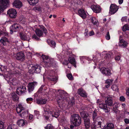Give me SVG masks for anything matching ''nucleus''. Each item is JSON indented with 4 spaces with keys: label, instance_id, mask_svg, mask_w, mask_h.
Returning a JSON list of instances; mask_svg holds the SVG:
<instances>
[{
    "label": "nucleus",
    "instance_id": "obj_1",
    "mask_svg": "<svg viewBox=\"0 0 129 129\" xmlns=\"http://www.w3.org/2000/svg\"><path fill=\"white\" fill-rule=\"evenodd\" d=\"M59 115V110L56 108H51L48 105H46L44 108L43 115L46 120L51 116L57 118Z\"/></svg>",
    "mask_w": 129,
    "mask_h": 129
},
{
    "label": "nucleus",
    "instance_id": "obj_61",
    "mask_svg": "<svg viewBox=\"0 0 129 129\" xmlns=\"http://www.w3.org/2000/svg\"><path fill=\"white\" fill-rule=\"evenodd\" d=\"M94 33L93 31H91L89 33V36H92L94 35Z\"/></svg>",
    "mask_w": 129,
    "mask_h": 129
},
{
    "label": "nucleus",
    "instance_id": "obj_41",
    "mask_svg": "<svg viewBox=\"0 0 129 129\" xmlns=\"http://www.w3.org/2000/svg\"><path fill=\"white\" fill-rule=\"evenodd\" d=\"M0 69L2 72L5 71L7 70V67L6 66L0 64Z\"/></svg>",
    "mask_w": 129,
    "mask_h": 129
},
{
    "label": "nucleus",
    "instance_id": "obj_20",
    "mask_svg": "<svg viewBox=\"0 0 129 129\" xmlns=\"http://www.w3.org/2000/svg\"><path fill=\"white\" fill-rule=\"evenodd\" d=\"M91 8L93 11L96 13H99L101 12V9L98 5H92L91 6Z\"/></svg>",
    "mask_w": 129,
    "mask_h": 129
},
{
    "label": "nucleus",
    "instance_id": "obj_24",
    "mask_svg": "<svg viewBox=\"0 0 129 129\" xmlns=\"http://www.w3.org/2000/svg\"><path fill=\"white\" fill-rule=\"evenodd\" d=\"M59 121L60 122V124L63 125L64 127H67L66 126L68 124L67 120L64 118H63L60 119H59Z\"/></svg>",
    "mask_w": 129,
    "mask_h": 129
},
{
    "label": "nucleus",
    "instance_id": "obj_56",
    "mask_svg": "<svg viewBox=\"0 0 129 129\" xmlns=\"http://www.w3.org/2000/svg\"><path fill=\"white\" fill-rule=\"evenodd\" d=\"M33 38L36 40H39V39L35 35H34L33 36Z\"/></svg>",
    "mask_w": 129,
    "mask_h": 129
},
{
    "label": "nucleus",
    "instance_id": "obj_32",
    "mask_svg": "<svg viewBox=\"0 0 129 129\" xmlns=\"http://www.w3.org/2000/svg\"><path fill=\"white\" fill-rule=\"evenodd\" d=\"M0 42L4 45H6L7 43H9V41L6 37H3L0 40Z\"/></svg>",
    "mask_w": 129,
    "mask_h": 129
},
{
    "label": "nucleus",
    "instance_id": "obj_38",
    "mask_svg": "<svg viewBox=\"0 0 129 129\" xmlns=\"http://www.w3.org/2000/svg\"><path fill=\"white\" fill-rule=\"evenodd\" d=\"M39 0H28L30 5H34L37 4L39 1Z\"/></svg>",
    "mask_w": 129,
    "mask_h": 129
},
{
    "label": "nucleus",
    "instance_id": "obj_53",
    "mask_svg": "<svg viewBox=\"0 0 129 129\" xmlns=\"http://www.w3.org/2000/svg\"><path fill=\"white\" fill-rule=\"evenodd\" d=\"M33 100V99L32 98H27L26 99V102H27V103H29V101H32Z\"/></svg>",
    "mask_w": 129,
    "mask_h": 129
},
{
    "label": "nucleus",
    "instance_id": "obj_9",
    "mask_svg": "<svg viewBox=\"0 0 129 129\" xmlns=\"http://www.w3.org/2000/svg\"><path fill=\"white\" fill-rule=\"evenodd\" d=\"M29 72V73L33 74L34 73H39L41 71V68L40 66L38 64L34 65L31 64L28 67Z\"/></svg>",
    "mask_w": 129,
    "mask_h": 129
},
{
    "label": "nucleus",
    "instance_id": "obj_49",
    "mask_svg": "<svg viewBox=\"0 0 129 129\" xmlns=\"http://www.w3.org/2000/svg\"><path fill=\"white\" fill-rule=\"evenodd\" d=\"M105 37L106 39L107 40H109L110 39V36L109 32H107Z\"/></svg>",
    "mask_w": 129,
    "mask_h": 129
},
{
    "label": "nucleus",
    "instance_id": "obj_59",
    "mask_svg": "<svg viewBox=\"0 0 129 129\" xmlns=\"http://www.w3.org/2000/svg\"><path fill=\"white\" fill-rule=\"evenodd\" d=\"M95 126L97 127L96 126L94 125V124L92 123V125H91V129H96ZM99 127H100L98 128H99ZM97 128L98 127H97Z\"/></svg>",
    "mask_w": 129,
    "mask_h": 129
},
{
    "label": "nucleus",
    "instance_id": "obj_29",
    "mask_svg": "<svg viewBox=\"0 0 129 129\" xmlns=\"http://www.w3.org/2000/svg\"><path fill=\"white\" fill-rule=\"evenodd\" d=\"M78 93L81 96L83 97H87V95L85 91L82 89H78Z\"/></svg>",
    "mask_w": 129,
    "mask_h": 129
},
{
    "label": "nucleus",
    "instance_id": "obj_25",
    "mask_svg": "<svg viewBox=\"0 0 129 129\" xmlns=\"http://www.w3.org/2000/svg\"><path fill=\"white\" fill-rule=\"evenodd\" d=\"M25 58V56L22 52H20L17 54V59L21 61H23Z\"/></svg>",
    "mask_w": 129,
    "mask_h": 129
},
{
    "label": "nucleus",
    "instance_id": "obj_27",
    "mask_svg": "<svg viewBox=\"0 0 129 129\" xmlns=\"http://www.w3.org/2000/svg\"><path fill=\"white\" fill-rule=\"evenodd\" d=\"M20 36L21 39L23 40L29 41V36H27L26 34L22 33H20Z\"/></svg>",
    "mask_w": 129,
    "mask_h": 129
},
{
    "label": "nucleus",
    "instance_id": "obj_28",
    "mask_svg": "<svg viewBox=\"0 0 129 129\" xmlns=\"http://www.w3.org/2000/svg\"><path fill=\"white\" fill-rule=\"evenodd\" d=\"M79 15L83 18H85L86 16L85 12L83 9H81L78 11Z\"/></svg>",
    "mask_w": 129,
    "mask_h": 129
},
{
    "label": "nucleus",
    "instance_id": "obj_44",
    "mask_svg": "<svg viewBox=\"0 0 129 129\" xmlns=\"http://www.w3.org/2000/svg\"><path fill=\"white\" fill-rule=\"evenodd\" d=\"M111 88L113 91H118V87L116 85H113L111 87Z\"/></svg>",
    "mask_w": 129,
    "mask_h": 129
},
{
    "label": "nucleus",
    "instance_id": "obj_31",
    "mask_svg": "<svg viewBox=\"0 0 129 129\" xmlns=\"http://www.w3.org/2000/svg\"><path fill=\"white\" fill-rule=\"evenodd\" d=\"M84 124L86 129H89L90 126V119L88 118L84 120Z\"/></svg>",
    "mask_w": 129,
    "mask_h": 129
},
{
    "label": "nucleus",
    "instance_id": "obj_60",
    "mask_svg": "<svg viewBox=\"0 0 129 129\" xmlns=\"http://www.w3.org/2000/svg\"><path fill=\"white\" fill-rule=\"evenodd\" d=\"M126 94L127 96H129V88H127L126 89Z\"/></svg>",
    "mask_w": 129,
    "mask_h": 129
},
{
    "label": "nucleus",
    "instance_id": "obj_19",
    "mask_svg": "<svg viewBox=\"0 0 129 129\" xmlns=\"http://www.w3.org/2000/svg\"><path fill=\"white\" fill-rule=\"evenodd\" d=\"M100 71L103 74L106 75H110L111 74L110 70L108 68L103 67L100 69Z\"/></svg>",
    "mask_w": 129,
    "mask_h": 129
},
{
    "label": "nucleus",
    "instance_id": "obj_55",
    "mask_svg": "<svg viewBox=\"0 0 129 129\" xmlns=\"http://www.w3.org/2000/svg\"><path fill=\"white\" fill-rule=\"evenodd\" d=\"M127 17L126 16L122 17L121 19V20L122 21H126L127 20Z\"/></svg>",
    "mask_w": 129,
    "mask_h": 129
},
{
    "label": "nucleus",
    "instance_id": "obj_16",
    "mask_svg": "<svg viewBox=\"0 0 129 129\" xmlns=\"http://www.w3.org/2000/svg\"><path fill=\"white\" fill-rule=\"evenodd\" d=\"M9 0H0V9L6 8L9 5Z\"/></svg>",
    "mask_w": 129,
    "mask_h": 129
},
{
    "label": "nucleus",
    "instance_id": "obj_17",
    "mask_svg": "<svg viewBox=\"0 0 129 129\" xmlns=\"http://www.w3.org/2000/svg\"><path fill=\"white\" fill-rule=\"evenodd\" d=\"M7 13L11 18H15L16 17V10L14 9H11L8 10Z\"/></svg>",
    "mask_w": 129,
    "mask_h": 129
},
{
    "label": "nucleus",
    "instance_id": "obj_39",
    "mask_svg": "<svg viewBox=\"0 0 129 129\" xmlns=\"http://www.w3.org/2000/svg\"><path fill=\"white\" fill-rule=\"evenodd\" d=\"M22 6V4L19 0H17V8L19 9Z\"/></svg>",
    "mask_w": 129,
    "mask_h": 129
},
{
    "label": "nucleus",
    "instance_id": "obj_54",
    "mask_svg": "<svg viewBox=\"0 0 129 129\" xmlns=\"http://www.w3.org/2000/svg\"><path fill=\"white\" fill-rule=\"evenodd\" d=\"M119 100L120 101L122 102H124L125 100V98L123 96H121L120 97Z\"/></svg>",
    "mask_w": 129,
    "mask_h": 129
},
{
    "label": "nucleus",
    "instance_id": "obj_22",
    "mask_svg": "<svg viewBox=\"0 0 129 129\" xmlns=\"http://www.w3.org/2000/svg\"><path fill=\"white\" fill-rule=\"evenodd\" d=\"M114 99L115 98L113 96H111L108 97L105 101L106 103L108 106H112L113 104L112 100Z\"/></svg>",
    "mask_w": 129,
    "mask_h": 129
},
{
    "label": "nucleus",
    "instance_id": "obj_47",
    "mask_svg": "<svg viewBox=\"0 0 129 129\" xmlns=\"http://www.w3.org/2000/svg\"><path fill=\"white\" fill-rule=\"evenodd\" d=\"M45 128V129H53V127L52 125L48 124Z\"/></svg>",
    "mask_w": 129,
    "mask_h": 129
},
{
    "label": "nucleus",
    "instance_id": "obj_6",
    "mask_svg": "<svg viewBox=\"0 0 129 129\" xmlns=\"http://www.w3.org/2000/svg\"><path fill=\"white\" fill-rule=\"evenodd\" d=\"M44 79L47 78L48 80H51L56 82L58 78L56 76L55 74L53 71H46L43 76Z\"/></svg>",
    "mask_w": 129,
    "mask_h": 129
},
{
    "label": "nucleus",
    "instance_id": "obj_63",
    "mask_svg": "<svg viewBox=\"0 0 129 129\" xmlns=\"http://www.w3.org/2000/svg\"><path fill=\"white\" fill-rule=\"evenodd\" d=\"M33 117V115L31 114H30L29 116V118L30 120H32Z\"/></svg>",
    "mask_w": 129,
    "mask_h": 129
},
{
    "label": "nucleus",
    "instance_id": "obj_14",
    "mask_svg": "<svg viewBox=\"0 0 129 129\" xmlns=\"http://www.w3.org/2000/svg\"><path fill=\"white\" fill-rule=\"evenodd\" d=\"M17 94L20 95L25 92L26 88L25 87L21 85L19 86L17 84Z\"/></svg>",
    "mask_w": 129,
    "mask_h": 129
},
{
    "label": "nucleus",
    "instance_id": "obj_51",
    "mask_svg": "<svg viewBox=\"0 0 129 129\" xmlns=\"http://www.w3.org/2000/svg\"><path fill=\"white\" fill-rule=\"evenodd\" d=\"M0 129H4V123L1 121H0Z\"/></svg>",
    "mask_w": 129,
    "mask_h": 129
},
{
    "label": "nucleus",
    "instance_id": "obj_21",
    "mask_svg": "<svg viewBox=\"0 0 129 129\" xmlns=\"http://www.w3.org/2000/svg\"><path fill=\"white\" fill-rule=\"evenodd\" d=\"M74 98L73 97H71L70 98V101H69L68 102V105L69 106H72L74 108H78V107H77L76 105V104L74 103Z\"/></svg>",
    "mask_w": 129,
    "mask_h": 129
},
{
    "label": "nucleus",
    "instance_id": "obj_35",
    "mask_svg": "<svg viewBox=\"0 0 129 129\" xmlns=\"http://www.w3.org/2000/svg\"><path fill=\"white\" fill-rule=\"evenodd\" d=\"M47 42L48 44L51 46V47H53V48L55 47L56 43L54 41L49 39L47 40Z\"/></svg>",
    "mask_w": 129,
    "mask_h": 129
},
{
    "label": "nucleus",
    "instance_id": "obj_43",
    "mask_svg": "<svg viewBox=\"0 0 129 129\" xmlns=\"http://www.w3.org/2000/svg\"><path fill=\"white\" fill-rule=\"evenodd\" d=\"M113 80L112 79H108L105 81L106 83L108 84L111 85L112 83Z\"/></svg>",
    "mask_w": 129,
    "mask_h": 129
},
{
    "label": "nucleus",
    "instance_id": "obj_2",
    "mask_svg": "<svg viewBox=\"0 0 129 129\" xmlns=\"http://www.w3.org/2000/svg\"><path fill=\"white\" fill-rule=\"evenodd\" d=\"M44 66L47 68L55 67L57 66L56 63L53 58L48 56L42 54L41 55Z\"/></svg>",
    "mask_w": 129,
    "mask_h": 129
},
{
    "label": "nucleus",
    "instance_id": "obj_34",
    "mask_svg": "<svg viewBox=\"0 0 129 129\" xmlns=\"http://www.w3.org/2000/svg\"><path fill=\"white\" fill-rule=\"evenodd\" d=\"M17 123L19 126H22L25 125V122L23 119H20L17 121Z\"/></svg>",
    "mask_w": 129,
    "mask_h": 129
},
{
    "label": "nucleus",
    "instance_id": "obj_58",
    "mask_svg": "<svg viewBox=\"0 0 129 129\" xmlns=\"http://www.w3.org/2000/svg\"><path fill=\"white\" fill-rule=\"evenodd\" d=\"M35 114L37 116H39V113L38 111H34Z\"/></svg>",
    "mask_w": 129,
    "mask_h": 129
},
{
    "label": "nucleus",
    "instance_id": "obj_26",
    "mask_svg": "<svg viewBox=\"0 0 129 129\" xmlns=\"http://www.w3.org/2000/svg\"><path fill=\"white\" fill-rule=\"evenodd\" d=\"M101 124V128H103V129H113L114 127V125L112 123H107L106 125H105L104 127L103 126H102Z\"/></svg>",
    "mask_w": 129,
    "mask_h": 129
},
{
    "label": "nucleus",
    "instance_id": "obj_10",
    "mask_svg": "<svg viewBox=\"0 0 129 129\" xmlns=\"http://www.w3.org/2000/svg\"><path fill=\"white\" fill-rule=\"evenodd\" d=\"M97 114L95 112H94L93 114L92 118L93 122V123L97 127H101L102 118L100 117H97Z\"/></svg>",
    "mask_w": 129,
    "mask_h": 129
},
{
    "label": "nucleus",
    "instance_id": "obj_18",
    "mask_svg": "<svg viewBox=\"0 0 129 129\" xmlns=\"http://www.w3.org/2000/svg\"><path fill=\"white\" fill-rule=\"evenodd\" d=\"M122 36H120L119 46L121 47L125 48L127 46L128 43L126 41L122 39Z\"/></svg>",
    "mask_w": 129,
    "mask_h": 129
},
{
    "label": "nucleus",
    "instance_id": "obj_64",
    "mask_svg": "<svg viewBox=\"0 0 129 129\" xmlns=\"http://www.w3.org/2000/svg\"><path fill=\"white\" fill-rule=\"evenodd\" d=\"M57 56L58 58L61 61V58H62V57L60 55H57Z\"/></svg>",
    "mask_w": 129,
    "mask_h": 129
},
{
    "label": "nucleus",
    "instance_id": "obj_52",
    "mask_svg": "<svg viewBox=\"0 0 129 129\" xmlns=\"http://www.w3.org/2000/svg\"><path fill=\"white\" fill-rule=\"evenodd\" d=\"M67 76L69 80H72L73 79V77L71 74H69L67 75Z\"/></svg>",
    "mask_w": 129,
    "mask_h": 129
},
{
    "label": "nucleus",
    "instance_id": "obj_15",
    "mask_svg": "<svg viewBox=\"0 0 129 129\" xmlns=\"http://www.w3.org/2000/svg\"><path fill=\"white\" fill-rule=\"evenodd\" d=\"M35 31L37 36L41 37L42 35L43 32L46 34L47 32V30L45 28L43 27L41 28L40 29H36Z\"/></svg>",
    "mask_w": 129,
    "mask_h": 129
},
{
    "label": "nucleus",
    "instance_id": "obj_30",
    "mask_svg": "<svg viewBox=\"0 0 129 129\" xmlns=\"http://www.w3.org/2000/svg\"><path fill=\"white\" fill-rule=\"evenodd\" d=\"M102 55H103L105 59L108 60L110 59L111 55V53L107 52L106 51L103 52L102 53Z\"/></svg>",
    "mask_w": 129,
    "mask_h": 129
},
{
    "label": "nucleus",
    "instance_id": "obj_46",
    "mask_svg": "<svg viewBox=\"0 0 129 129\" xmlns=\"http://www.w3.org/2000/svg\"><path fill=\"white\" fill-rule=\"evenodd\" d=\"M74 2L75 3V5L77 4L81 5L82 4V2L81 1L78 0H74Z\"/></svg>",
    "mask_w": 129,
    "mask_h": 129
},
{
    "label": "nucleus",
    "instance_id": "obj_36",
    "mask_svg": "<svg viewBox=\"0 0 129 129\" xmlns=\"http://www.w3.org/2000/svg\"><path fill=\"white\" fill-rule=\"evenodd\" d=\"M80 113L81 116L83 118L84 120L88 118H87V117L88 115L86 112L84 111H81V110H80Z\"/></svg>",
    "mask_w": 129,
    "mask_h": 129
},
{
    "label": "nucleus",
    "instance_id": "obj_23",
    "mask_svg": "<svg viewBox=\"0 0 129 129\" xmlns=\"http://www.w3.org/2000/svg\"><path fill=\"white\" fill-rule=\"evenodd\" d=\"M47 101L46 99H34V102L39 105L45 104L46 103Z\"/></svg>",
    "mask_w": 129,
    "mask_h": 129
},
{
    "label": "nucleus",
    "instance_id": "obj_7",
    "mask_svg": "<svg viewBox=\"0 0 129 129\" xmlns=\"http://www.w3.org/2000/svg\"><path fill=\"white\" fill-rule=\"evenodd\" d=\"M71 123L75 126H79L81 123V118L77 114H74L71 115L70 117Z\"/></svg>",
    "mask_w": 129,
    "mask_h": 129
},
{
    "label": "nucleus",
    "instance_id": "obj_45",
    "mask_svg": "<svg viewBox=\"0 0 129 129\" xmlns=\"http://www.w3.org/2000/svg\"><path fill=\"white\" fill-rule=\"evenodd\" d=\"M85 37L86 38L88 37L89 36V35L88 30L87 29H86L85 30V32L84 33Z\"/></svg>",
    "mask_w": 129,
    "mask_h": 129
},
{
    "label": "nucleus",
    "instance_id": "obj_33",
    "mask_svg": "<svg viewBox=\"0 0 129 129\" xmlns=\"http://www.w3.org/2000/svg\"><path fill=\"white\" fill-rule=\"evenodd\" d=\"M90 19L92 23L94 25H98L99 22L97 19L94 17H92Z\"/></svg>",
    "mask_w": 129,
    "mask_h": 129
},
{
    "label": "nucleus",
    "instance_id": "obj_48",
    "mask_svg": "<svg viewBox=\"0 0 129 129\" xmlns=\"http://www.w3.org/2000/svg\"><path fill=\"white\" fill-rule=\"evenodd\" d=\"M1 35L6 36L8 35V33L6 31H3L0 30V36Z\"/></svg>",
    "mask_w": 129,
    "mask_h": 129
},
{
    "label": "nucleus",
    "instance_id": "obj_37",
    "mask_svg": "<svg viewBox=\"0 0 129 129\" xmlns=\"http://www.w3.org/2000/svg\"><path fill=\"white\" fill-rule=\"evenodd\" d=\"M10 33L12 34L14 32L16 31V24H14L12 25L10 28Z\"/></svg>",
    "mask_w": 129,
    "mask_h": 129
},
{
    "label": "nucleus",
    "instance_id": "obj_62",
    "mask_svg": "<svg viewBox=\"0 0 129 129\" xmlns=\"http://www.w3.org/2000/svg\"><path fill=\"white\" fill-rule=\"evenodd\" d=\"M124 121L126 124L129 123V119L127 118H125L124 120Z\"/></svg>",
    "mask_w": 129,
    "mask_h": 129
},
{
    "label": "nucleus",
    "instance_id": "obj_5",
    "mask_svg": "<svg viewBox=\"0 0 129 129\" xmlns=\"http://www.w3.org/2000/svg\"><path fill=\"white\" fill-rule=\"evenodd\" d=\"M60 93V94L57 95L56 97V100L57 101V102L59 105V107L62 110L64 109V108L63 106L64 105V102L65 101H67V99L65 97V95L64 94V92L63 90H59L57 91Z\"/></svg>",
    "mask_w": 129,
    "mask_h": 129
},
{
    "label": "nucleus",
    "instance_id": "obj_4",
    "mask_svg": "<svg viewBox=\"0 0 129 129\" xmlns=\"http://www.w3.org/2000/svg\"><path fill=\"white\" fill-rule=\"evenodd\" d=\"M56 92L55 90H54L52 89H50L48 88L44 85H42L41 87L39 88L38 92L36 93L34 95V100L35 98L38 99V94L39 93L44 92L46 93L47 95V94H53L55 93V92Z\"/></svg>",
    "mask_w": 129,
    "mask_h": 129
},
{
    "label": "nucleus",
    "instance_id": "obj_12",
    "mask_svg": "<svg viewBox=\"0 0 129 129\" xmlns=\"http://www.w3.org/2000/svg\"><path fill=\"white\" fill-rule=\"evenodd\" d=\"M118 9V7L116 4H112L110 7L109 13L111 15L114 14L117 11Z\"/></svg>",
    "mask_w": 129,
    "mask_h": 129
},
{
    "label": "nucleus",
    "instance_id": "obj_13",
    "mask_svg": "<svg viewBox=\"0 0 129 129\" xmlns=\"http://www.w3.org/2000/svg\"><path fill=\"white\" fill-rule=\"evenodd\" d=\"M37 85V83L34 82L29 83L27 85V89L29 92H31L34 90L35 86Z\"/></svg>",
    "mask_w": 129,
    "mask_h": 129
},
{
    "label": "nucleus",
    "instance_id": "obj_40",
    "mask_svg": "<svg viewBox=\"0 0 129 129\" xmlns=\"http://www.w3.org/2000/svg\"><path fill=\"white\" fill-rule=\"evenodd\" d=\"M129 30V25H128L126 24L124 25L122 28V30L124 31H125L127 30Z\"/></svg>",
    "mask_w": 129,
    "mask_h": 129
},
{
    "label": "nucleus",
    "instance_id": "obj_11",
    "mask_svg": "<svg viewBox=\"0 0 129 129\" xmlns=\"http://www.w3.org/2000/svg\"><path fill=\"white\" fill-rule=\"evenodd\" d=\"M97 103L99 105V107L100 108L103 109L106 112H107L110 110V109L107 106V104L103 103L102 101L100 102L99 100H97Z\"/></svg>",
    "mask_w": 129,
    "mask_h": 129
},
{
    "label": "nucleus",
    "instance_id": "obj_8",
    "mask_svg": "<svg viewBox=\"0 0 129 129\" xmlns=\"http://www.w3.org/2000/svg\"><path fill=\"white\" fill-rule=\"evenodd\" d=\"M24 104L23 103H19L17 107V112L19 115L22 117H23L26 115V112L24 111Z\"/></svg>",
    "mask_w": 129,
    "mask_h": 129
},
{
    "label": "nucleus",
    "instance_id": "obj_3",
    "mask_svg": "<svg viewBox=\"0 0 129 129\" xmlns=\"http://www.w3.org/2000/svg\"><path fill=\"white\" fill-rule=\"evenodd\" d=\"M70 51H66V53L67 54L66 57H69L68 58V60H64L63 62V63L64 65H67L68 66V68H71L72 64L75 68L76 67V62L75 59L74 58L75 55H73Z\"/></svg>",
    "mask_w": 129,
    "mask_h": 129
},
{
    "label": "nucleus",
    "instance_id": "obj_57",
    "mask_svg": "<svg viewBox=\"0 0 129 129\" xmlns=\"http://www.w3.org/2000/svg\"><path fill=\"white\" fill-rule=\"evenodd\" d=\"M120 56L117 55L116 56L115 59L116 61H119L120 59Z\"/></svg>",
    "mask_w": 129,
    "mask_h": 129
},
{
    "label": "nucleus",
    "instance_id": "obj_50",
    "mask_svg": "<svg viewBox=\"0 0 129 129\" xmlns=\"http://www.w3.org/2000/svg\"><path fill=\"white\" fill-rule=\"evenodd\" d=\"M80 59L81 60H82L83 59H87L88 60L91 61L92 59H90L88 57H86L85 56H82L80 57Z\"/></svg>",
    "mask_w": 129,
    "mask_h": 129
},
{
    "label": "nucleus",
    "instance_id": "obj_42",
    "mask_svg": "<svg viewBox=\"0 0 129 129\" xmlns=\"http://www.w3.org/2000/svg\"><path fill=\"white\" fill-rule=\"evenodd\" d=\"M93 61L94 63V64L95 65H100L101 64V63H100L99 61L98 60H96V58L95 57H94L93 56Z\"/></svg>",
    "mask_w": 129,
    "mask_h": 129
}]
</instances>
